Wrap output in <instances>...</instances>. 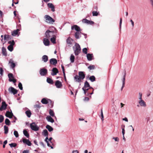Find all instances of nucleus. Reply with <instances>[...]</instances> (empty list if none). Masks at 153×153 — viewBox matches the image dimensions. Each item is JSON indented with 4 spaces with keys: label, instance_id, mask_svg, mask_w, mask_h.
Masks as SVG:
<instances>
[{
    "label": "nucleus",
    "instance_id": "1",
    "mask_svg": "<svg viewBox=\"0 0 153 153\" xmlns=\"http://www.w3.org/2000/svg\"><path fill=\"white\" fill-rule=\"evenodd\" d=\"M78 74L79 75H76L74 77V80L76 82H80L85 78V75L82 71H79Z\"/></svg>",
    "mask_w": 153,
    "mask_h": 153
},
{
    "label": "nucleus",
    "instance_id": "2",
    "mask_svg": "<svg viewBox=\"0 0 153 153\" xmlns=\"http://www.w3.org/2000/svg\"><path fill=\"white\" fill-rule=\"evenodd\" d=\"M75 48L73 47V49L75 55L77 56L79 55L81 51V49L78 43H76L75 45Z\"/></svg>",
    "mask_w": 153,
    "mask_h": 153
},
{
    "label": "nucleus",
    "instance_id": "3",
    "mask_svg": "<svg viewBox=\"0 0 153 153\" xmlns=\"http://www.w3.org/2000/svg\"><path fill=\"white\" fill-rule=\"evenodd\" d=\"M54 32L53 31H51L49 30H47L45 33V37L50 39L54 35Z\"/></svg>",
    "mask_w": 153,
    "mask_h": 153
},
{
    "label": "nucleus",
    "instance_id": "4",
    "mask_svg": "<svg viewBox=\"0 0 153 153\" xmlns=\"http://www.w3.org/2000/svg\"><path fill=\"white\" fill-rule=\"evenodd\" d=\"M45 21L48 23L53 24L55 22V20L48 15H46L44 16Z\"/></svg>",
    "mask_w": 153,
    "mask_h": 153
},
{
    "label": "nucleus",
    "instance_id": "5",
    "mask_svg": "<svg viewBox=\"0 0 153 153\" xmlns=\"http://www.w3.org/2000/svg\"><path fill=\"white\" fill-rule=\"evenodd\" d=\"M8 76L9 78V81L10 82H13L14 83H15L16 82V80L14 78L13 75L12 73H9Z\"/></svg>",
    "mask_w": 153,
    "mask_h": 153
},
{
    "label": "nucleus",
    "instance_id": "6",
    "mask_svg": "<svg viewBox=\"0 0 153 153\" xmlns=\"http://www.w3.org/2000/svg\"><path fill=\"white\" fill-rule=\"evenodd\" d=\"M30 127L32 130L36 131L38 130L39 129V128L36 125L35 123H33L30 124Z\"/></svg>",
    "mask_w": 153,
    "mask_h": 153
},
{
    "label": "nucleus",
    "instance_id": "7",
    "mask_svg": "<svg viewBox=\"0 0 153 153\" xmlns=\"http://www.w3.org/2000/svg\"><path fill=\"white\" fill-rule=\"evenodd\" d=\"M39 73L42 76H45L47 74L48 71L47 69L45 68H41L39 70Z\"/></svg>",
    "mask_w": 153,
    "mask_h": 153
},
{
    "label": "nucleus",
    "instance_id": "8",
    "mask_svg": "<svg viewBox=\"0 0 153 153\" xmlns=\"http://www.w3.org/2000/svg\"><path fill=\"white\" fill-rule=\"evenodd\" d=\"M8 90L10 93H13L14 95L17 94L18 92L17 90L13 87H10Z\"/></svg>",
    "mask_w": 153,
    "mask_h": 153
},
{
    "label": "nucleus",
    "instance_id": "9",
    "mask_svg": "<svg viewBox=\"0 0 153 153\" xmlns=\"http://www.w3.org/2000/svg\"><path fill=\"white\" fill-rule=\"evenodd\" d=\"M82 22L83 23L88 25H93L94 23L93 21L88 20L86 19H83L82 20Z\"/></svg>",
    "mask_w": 153,
    "mask_h": 153
},
{
    "label": "nucleus",
    "instance_id": "10",
    "mask_svg": "<svg viewBox=\"0 0 153 153\" xmlns=\"http://www.w3.org/2000/svg\"><path fill=\"white\" fill-rule=\"evenodd\" d=\"M7 104H6L5 101L2 102V105L0 107V111H1L3 110H5L7 108Z\"/></svg>",
    "mask_w": 153,
    "mask_h": 153
},
{
    "label": "nucleus",
    "instance_id": "11",
    "mask_svg": "<svg viewBox=\"0 0 153 153\" xmlns=\"http://www.w3.org/2000/svg\"><path fill=\"white\" fill-rule=\"evenodd\" d=\"M22 141L24 143L26 144L29 146H31L32 145L31 142L28 139L23 138L22 139Z\"/></svg>",
    "mask_w": 153,
    "mask_h": 153
},
{
    "label": "nucleus",
    "instance_id": "12",
    "mask_svg": "<svg viewBox=\"0 0 153 153\" xmlns=\"http://www.w3.org/2000/svg\"><path fill=\"white\" fill-rule=\"evenodd\" d=\"M9 64H10V66L13 69L16 66V65L14 62L13 60L12 59H10L9 61Z\"/></svg>",
    "mask_w": 153,
    "mask_h": 153
},
{
    "label": "nucleus",
    "instance_id": "13",
    "mask_svg": "<svg viewBox=\"0 0 153 153\" xmlns=\"http://www.w3.org/2000/svg\"><path fill=\"white\" fill-rule=\"evenodd\" d=\"M55 85L58 88H61L62 86L61 82L59 80H56V81Z\"/></svg>",
    "mask_w": 153,
    "mask_h": 153
},
{
    "label": "nucleus",
    "instance_id": "14",
    "mask_svg": "<svg viewBox=\"0 0 153 153\" xmlns=\"http://www.w3.org/2000/svg\"><path fill=\"white\" fill-rule=\"evenodd\" d=\"M5 116L7 117L11 118L13 116V115L12 112H10L8 111L6 112L5 114Z\"/></svg>",
    "mask_w": 153,
    "mask_h": 153
},
{
    "label": "nucleus",
    "instance_id": "15",
    "mask_svg": "<svg viewBox=\"0 0 153 153\" xmlns=\"http://www.w3.org/2000/svg\"><path fill=\"white\" fill-rule=\"evenodd\" d=\"M73 41V40L71 38L69 37L66 40V42L68 44V46H71L72 44V41Z\"/></svg>",
    "mask_w": 153,
    "mask_h": 153
},
{
    "label": "nucleus",
    "instance_id": "16",
    "mask_svg": "<svg viewBox=\"0 0 153 153\" xmlns=\"http://www.w3.org/2000/svg\"><path fill=\"white\" fill-rule=\"evenodd\" d=\"M52 73H51L52 76L56 75L59 72L57 69L56 68H53L52 70Z\"/></svg>",
    "mask_w": 153,
    "mask_h": 153
},
{
    "label": "nucleus",
    "instance_id": "17",
    "mask_svg": "<svg viewBox=\"0 0 153 153\" xmlns=\"http://www.w3.org/2000/svg\"><path fill=\"white\" fill-rule=\"evenodd\" d=\"M49 39L46 38H45L43 39V42L45 46H48L50 44V41Z\"/></svg>",
    "mask_w": 153,
    "mask_h": 153
},
{
    "label": "nucleus",
    "instance_id": "18",
    "mask_svg": "<svg viewBox=\"0 0 153 153\" xmlns=\"http://www.w3.org/2000/svg\"><path fill=\"white\" fill-rule=\"evenodd\" d=\"M74 29L77 31H81V29L77 25H74L71 27V29Z\"/></svg>",
    "mask_w": 153,
    "mask_h": 153
},
{
    "label": "nucleus",
    "instance_id": "19",
    "mask_svg": "<svg viewBox=\"0 0 153 153\" xmlns=\"http://www.w3.org/2000/svg\"><path fill=\"white\" fill-rule=\"evenodd\" d=\"M50 62L51 64L55 65L57 63V61L56 59L52 58L50 59Z\"/></svg>",
    "mask_w": 153,
    "mask_h": 153
},
{
    "label": "nucleus",
    "instance_id": "20",
    "mask_svg": "<svg viewBox=\"0 0 153 153\" xmlns=\"http://www.w3.org/2000/svg\"><path fill=\"white\" fill-rule=\"evenodd\" d=\"M47 5L49 7L51 8L52 11L53 12L55 11V10L54 6L53 4L51 3H48Z\"/></svg>",
    "mask_w": 153,
    "mask_h": 153
},
{
    "label": "nucleus",
    "instance_id": "21",
    "mask_svg": "<svg viewBox=\"0 0 153 153\" xmlns=\"http://www.w3.org/2000/svg\"><path fill=\"white\" fill-rule=\"evenodd\" d=\"M81 32L80 31H76L74 35L76 39H79L81 36Z\"/></svg>",
    "mask_w": 153,
    "mask_h": 153
},
{
    "label": "nucleus",
    "instance_id": "22",
    "mask_svg": "<svg viewBox=\"0 0 153 153\" xmlns=\"http://www.w3.org/2000/svg\"><path fill=\"white\" fill-rule=\"evenodd\" d=\"M126 75V71H125V72H124V75L123 76V79H122V80L123 81V85H122V88L121 89V90H122L123 88H124L125 86V80Z\"/></svg>",
    "mask_w": 153,
    "mask_h": 153
},
{
    "label": "nucleus",
    "instance_id": "23",
    "mask_svg": "<svg viewBox=\"0 0 153 153\" xmlns=\"http://www.w3.org/2000/svg\"><path fill=\"white\" fill-rule=\"evenodd\" d=\"M46 119L48 121L53 123L54 122V120L50 116H48L46 117Z\"/></svg>",
    "mask_w": 153,
    "mask_h": 153
},
{
    "label": "nucleus",
    "instance_id": "24",
    "mask_svg": "<svg viewBox=\"0 0 153 153\" xmlns=\"http://www.w3.org/2000/svg\"><path fill=\"white\" fill-rule=\"evenodd\" d=\"M139 103L141 106L145 107L146 106L145 102L143 100H140L139 102Z\"/></svg>",
    "mask_w": 153,
    "mask_h": 153
},
{
    "label": "nucleus",
    "instance_id": "25",
    "mask_svg": "<svg viewBox=\"0 0 153 153\" xmlns=\"http://www.w3.org/2000/svg\"><path fill=\"white\" fill-rule=\"evenodd\" d=\"M93 57L92 54L88 53L87 54V59L89 61H91L92 59V57Z\"/></svg>",
    "mask_w": 153,
    "mask_h": 153
},
{
    "label": "nucleus",
    "instance_id": "26",
    "mask_svg": "<svg viewBox=\"0 0 153 153\" xmlns=\"http://www.w3.org/2000/svg\"><path fill=\"white\" fill-rule=\"evenodd\" d=\"M42 60L44 62H46L48 60V57L46 55H43L42 57Z\"/></svg>",
    "mask_w": 153,
    "mask_h": 153
},
{
    "label": "nucleus",
    "instance_id": "27",
    "mask_svg": "<svg viewBox=\"0 0 153 153\" xmlns=\"http://www.w3.org/2000/svg\"><path fill=\"white\" fill-rule=\"evenodd\" d=\"M56 36L54 35V36H53L51 38L50 40L51 42L55 44L56 43Z\"/></svg>",
    "mask_w": 153,
    "mask_h": 153
},
{
    "label": "nucleus",
    "instance_id": "28",
    "mask_svg": "<svg viewBox=\"0 0 153 153\" xmlns=\"http://www.w3.org/2000/svg\"><path fill=\"white\" fill-rule=\"evenodd\" d=\"M19 31V30L17 29L16 30H14L12 32L11 35L13 36H16L18 34V32Z\"/></svg>",
    "mask_w": 153,
    "mask_h": 153
},
{
    "label": "nucleus",
    "instance_id": "29",
    "mask_svg": "<svg viewBox=\"0 0 153 153\" xmlns=\"http://www.w3.org/2000/svg\"><path fill=\"white\" fill-rule=\"evenodd\" d=\"M2 54L3 55L5 56H7V53L6 50L5 48L4 47L2 48Z\"/></svg>",
    "mask_w": 153,
    "mask_h": 153
},
{
    "label": "nucleus",
    "instance_id": "30",
    "mask_svg": "<svg viewBox=\"0 0 153 153\" xmlns=\"http://www.w3.org/2000/svg\"><path fill=\"white\" fill-rule=\"evenodd\" d=\"M47 82L51 84H53V80L51 78L48 77L47 79Z\"/></svg>",
    "mask_w": 153,
    "mask_h": 153
},
{
    "label": "nucleus",
    "instance_id": "31",
    "mask_svg": "<svg viewBox=\"0 0 153 153\" xmlns=\"http://www.w3.org/2000/svg\"><path fill=\"white\" fill-rule=\"evenodd\" d=\"M46 128H47L48 131L50 132L53 131V128L49 125H47L46 126Z\"/></svg>",
    "mask_w": 153,
    "mask_h": 153
},
{
    "label": "nucleus",
    "instance_id": "32",
    "mask_svg": "<svg viewBox=\"0 0 153 153\" xmlns=\"http://www.w3.org/2000/svg\"><path fill=\"white\" fill-rule=\"evenodd\" d=\"M23 134L27 138H29V133H28L27 131L25 130H23Z\"/></svg>",
    "mask_w": 153,
    "mask_h": 153
},
{
    "label": "nucleus",
    "instance_id": "33",
    "mask_svg": "<svg viewBox=\"0 0 153 153\" xmlns=\"http://www.w3.org/2000/svg\"><path fill=\"white\" fill-rule=\"evenodd\" d=\"M41 102L44 104H47L49 103V102L46 99L43 98L41 100Z\"/></svg>",
    "mask_w": 153,
    "mask_h": 153
},
{
    "label": "nucleus",
    "instance_id": "34",
    "mask_svg": "<svg viewBox=\"0 0 153 153\" xmlns=\"http://www.w3.org/2000/svg\"><path fill=\"white\" fill-rule=\"evenodd\" d=\"M25 114L28 117H30L31 113L30 110L26 111H25Z\"/></svg>",
    "mask_w": 153,
    "mask_h": 153
},
{
    "label": "nucleus",
    "instance_id": "35",
    "mask_svg": "<svg viewBox=\"0 0 153 153\" xmlns=\"http://www.w3.org/2000/svg\"><path fill=\"white\" fill-rule=\"evenodd\" d=\"M43 134L45 136L48 137V132L46 129H45L42 132Z\"/></svg>",
    "mask_w": 153,
    "mask_h": 153
},
{
    "label": "nucleus",
    "instance_id": "36",
    "mask_svg": "<svg viewBox=\"0 0 153 153\" xmlns=\"http://www.w3.org/2000/svg\"><path fill=\"white\" fill-rule=\"evenodd\" d=\"M89 87H90L89 83L87 81H86L84 83V86L82 88H88Z\"/></svg>",
    "mask_w": 153,
    "mask_h": 153
},
{
    "label": "nucleus",
    "instance_id": "37",
    "mask_svg": "<svg viewBox=\"0 0 153 153\" xmlns=\"http://www.w3.org/2000/svg\"><path fill=\"white\" fill-rule=\"evenodd\" d=\"M92 15L93 16H97L99 15V12L95 11H93L92 12Z\"/></svg>",
    "mask_w": 153,
    "mask_h": 153
},
{
    "label": "nucleus",
    "instance_id": "38",
    "mask_svg": "<svg viewBox=\"0 0 153 153\" xmlns=\"http://www.w3.org/2000/svg\"><path fill=\"white\" fill-rule=\"evenodd\" d=\"M70 60L71 63H73L74 61L75 57L73 54H71L70 58Z\"/></svg>",
    "mask_w": 153,
    "mask_h": 153
},
{
    "label": "nucleus",
    "instance_id": "39",
    "mask_svg": "<svg viewBox=\"0 0 153 153\" xmlns=\"http://www.w3.org/2000/svg\"><path fill=\"white\" fill-rule=\"evenodd\" d=\"M4 133L5 134H7L8 131V127L6 126H4Z\"/></svg>",
    "mask_w": 153,
    "mask_h": 153
},
{
    "label": "nucleus",
    "instance_id": "40",
    "mask_svg": "<svg viewBox=\"0 0 153 153\" xmlns=\"http://www.w3.org/2000/svg\"><path fill=\"white\" fill-rule=\"evenodd\" d=\"M89 79L92 82H93L95 81L96 78L95 76H91L89 77Z\"/></svg>",
    "mask_w": 153,
    "mask_h": 153
},
{
    "label": "nucleus",
    "instance_id": "41",
    "mask_svg": "<svg viewBox=\"0 0 153 153\" xmlns=\"http://www.w3.org/2000/svg\"><path fill=\"white\" fill-rule=\"evenodd\" d=\"M49 113L51 116L53 117L54 116V113L53 110L50 109L49 110Z\"/></svg>",
    "mask_w": 153,
    "mask_h": 153
},
{
    "label": "nucleus",
    "instance_id": "42",
    "mask_svg": "<svg viewBox=\"0 0 153 153\" xmlns=\"http://www.w3.org/2000/svg\"><path fill=\"white\" fill-rule=\"evenodd\" d=\"M8 50L10 51H12L13 50V46L11 45H10L7 47Z\"/></svg>",
    "mask_w": 153,
    "mask_h": 153
},
{
    "label": "nucleus",
    "instance_id": "43",
    "mask_svg": "<svg viewBox=\"0 0 153 153\" xmlns=\"http://www.w3.org/2000/svg\"><path fill=\"white\" fill-rule=\"evenodd\" d=\"M5 123L7 125H10V121L7 118H6L5 121Z\"/></svg>",
    "mask_w": 153,
    "mask_h": 153
},
{
    "label": "nucleus",
    "instance_id": "44",
    "mask_svg": "<svg viewBox=\"0 0 153 153\" xmlns=\"http://www.w3.org/2000/svg\"><path fill=\"white\" fill-rule=\"evenodd\" d=\"M9 145L10 146V147L11 148H12L13 147H16V146L17 144L16 143H12L10 144H9Z\"/></svg>",
    "mask_w": 153,
    "mask_h": 153
},
{
    "label": "nucleus",
    "instance_id": "45",
    "mask_svg": "<svg viewBox=\"0 0 153 153\" xmlns=\"http://www.w3.org/2000/svg\"><path fill=\"white\" fill-rule=\"evenodd\" d=\"M89 89V88H82V90L84 91V93L85 94H86L88 91Z\"/></svg>",
    "mask_w": 153,
    "mask_h": 153
},
{
    "label": "nucleus",
    "instance_id": "46",
    "mask_svg": "<svg viewBox=\"0 0 153 153\" xmlns=\"http://www.w3.org/2000/svg\"><path fill=\"white\" fill-rule=\"evenodd\" d=\"M95 68L94 65H91L88 67V68L90 70L94 69Z\"/></svg>",
    "mask_w": 153,
    "mask_h": 153
},
{
    "label": "nucleus",
    "instance_id": "47",
    "mask_svg": "<svg viewBox=\"0 0 153 153\" xmlns=\"http://www.w3.org/2000/svg\"><path fill=\"white\" fill-rule=\"evenodd\" d=\"M89 89H92V91L91 93H88L87 94V96H88L89 94L91 95L93 94V92H94V89L92 87H90H90H89Z\"/></svg>",
    "mask_w": 153,
    "mask_h": 153
},
{
    "label": "nucleus",
    "instance_id": "48",
    "mask_svg": "<svg viewBox=\"0 0 153 153\" xmlns=\"http://www.w3.org/2000/svg\"><path fill=\"white\" fill-rule=\"evenodd\" d=\"M4 120V116L2 115H0V123H1L3 122Z\"/></svg>",
    "mask_w": 153,
    "mask_h": 153
},
{
    "label": "nucleus",
    "instance_id": "49",
    "mask_svg": "<svg viewBox=\"0 0 153 153\" xmlns=\"http://www.w3.org/2000/svg\"><path fill=\"white\" fill-rule=\"evenodd\" d=\"M82 52H83L85 54H87V52H88V50L87 48H84L82 49Z\"/></svg>",
    "mask_w": 153,
    "mask_h": 153
},
{
    "label": "nucleus",
    "instance_id": "50",
    "mask_svg": "<svg viewBox=\"0 0 153 153\" xmlns=\"http://www.w3.org/2000/svg\"><path fill=\"white\" fill-rule=\"evenodd\" d=\"M8 43L9 44H10V45H11L13 46L15 44V42L13 40H12V41H9Z\"/></svg>",
    "mask_w": 153,
    "mask_h": 153
},
{
    "label": "nucleus",
    "instance_id": "51",
    "mask_svg": "<svg viewBox=\"0 0 153 153\" xmlns=\"http://www.w3.org/2000/svg\"><path fill=\"white\" fill-rule=\"evenodd\" d=\"M14 134L16 137H18L19 136L18 133L16 131H14Z\"/></svg>",
    "mask_w": 153,
    "mask_h": 153
},
{
    "label": "nucleus",
    "instance_id": "52",
    "mask_svg": "<svg viewBox=\"0 0 153 153\" xmlns=\"http://www.w3.org/2000/svg\"><path fill=\"white\" fill-rule=\"evenodd\" d=\"M18 87L21 90H22L23 89V87L22 86V84L21 82H19L18 84Z\"/></svg>",
    "mask_w": 153,
    "mask_h": 153
},
{
    "label": "nucleus",
    "instance_id": "53",
    "mask_svg": "<svg viewBox=\"0 0 153 153\" xmlns=\"http://www.w3.org/2000/svg\"><path fill=\"white\" fill-rule=\"evenodd\" d=\"M10 36L9 35H5L4 36V40H7V39H9V38Z\"/></svg>",
    "mask_w": 153,
    "mask_h": 153
},
{
    "label": "nucleus",
    "instance_id": "54",
    "mask_svg": "<svg viewBox=\"0 0 153 153\" xmlns=\"http://www.w3.org/2000/svg\"><path fill=\"white\" fill-rule=\"evenodd\" d=\"M101 119H102V121H103L104 120V117H103V114L102 109H101Z\"/></svg>",
    "mask_w": 153,
    "mask_h": 153
},
{
    "label": "nucleus",
    "instance_id": "55",
    "mask_svg": "<svg viewBox=\"0 0 153 153\" xmlns=\"http://www.w3.org/2000/svg\"><path fill=\"white\" fill-rule=\"evenodd\" d=\"M3 70L2 68H0V74H1V75H3Z\"/></svg>",
    "mask_w": 153,
    "mask_h": 153
},
{
    "label": "nucleus",
    "instance_id": "56",
    "mask_svg": "<svg viewBox=\"0 0 153 153\" xmlns=\"http://www.w3.org/2000/svg\"><path fill=\"white\" fill-rule=\"evenodd\" d=\"M49 104H50L51 107H53V102H52L50 100H49Z\"/></svg>",
    "mask_w": 153,
    "mask_h": 153
},
{
    "label": "nucleus",
    "instance_id": "57",
    "mask_svg": "<svg viewBox=\"0 0 153 153\" xmlns=\"http://www.w3.org/2000/svg\"><path fill=\"white\" fill-rule=\"evenodd\" d=\"M139 99L140 100H142V93L140 92L139 93Z\"/></svg>",
    "mask_w": 153,
    "mask_h": 153
},
{
    "label": "nucleus",
    "instance_id": "58",
    "mask_svg": "<svg viewBox=\"0 0 153 153\" xmlns=\"http://www.w3.org/2000/svg\"><path fill=\"white\" fill-rule=\"evenodd\" d=\"M112 139H114V140L116 141H119V138L118 137H113V138H112Z\"/></svg>",
    "mask_w": 153,
    "mask_h": 153
},
{
    "label": "nucleus",
    "instance_id": "59",
    "mask_svg": "<svg viewBox=\"0 0 153 153\" xmlns=\"http://www.w3.org/2000/svg\"><path fill=\"white\" fill-rule=\"evenodd\" d=\"M61 67L62 69L63 73H65L64 68V66L63 65H61Z\"/></svg>",
    "mask_w": 153,
    "mask_h": 153
},
{
    "label": "nucleus",
    "instance_id": "60",
    "mask_svg": "<svg viewBox=\"0 0 153 153\" xmlns=\"http://www.w3.org/2000/svg\"><path fill=\"white\" fill-rule=\"evenodd\" d=\"M122 18H120V27H121V24L122 23Z\"/></svg>",
    "mask_w": 153,
    "mask_h": 153
},
{
    "label": "nucleus",
    "instance_id": "61",
    "mask_svg": "<svg viewBox=\"0 0 153 153\" xmlns=\"http://www.w3.org/2000/svg\"><path fill=\"white\" fill-rule=\"evenodd\" d=\"M34 107L36 108H39L40 106L39 105L36 104L34 106Z\"/></svg>",
    "mask_w": 153,
    "mask_h": 153
},
{
    "label": "nucleus",
    "instance_id": "62",
    "mask_svg": "<svg viewBox=\"0 0 153 153\" xmlns=\"http://www.w3.org/2000/svg\"><path fill=\"white\" fill-rule=\"evenodd\" d=\"M29 151L28 150H25L23 151L22 153H29Z\"/></svg>",
    "mask_w": 153,
    "mask_h": 153
},
{
    "label": "nucleus",
    "instance_id": "63",
    "mask_svg": "<svg viewBox=\"0 0 153 153\" xmlns=\"http://www.w3.org/2000/svg\"><path fill=\"white\" fill-rule=\"evenodd\" d=\"M48 140V137H47L45 140V141L46 142V143L48 142L49 141Z\"/></svg>",
    "mask_w": 153,
    "mask_h": 153
},
{
    "label": "nucleus",
    "instance_id": "64",
    "mask_svg": "<svg viewBox=\"0 0 153 153\" xmlns=\"http://www.w3.org/2000/svg\"><path fill=\"white\" fill-rule=\"evenodd\" d=\"M72 153H79V152L77 150L73 151Z\"/></svg>",
    "mask_w": 153,
    "mask_h": 153
}]
</instances>
